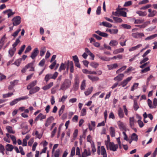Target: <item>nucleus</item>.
Here are the masks:
<instances>
[{"instance_id":"obj_1","label":"nucleus","mask_w":157,"mask_h":157,"mask_svg":"<svg viewBox=\"0 0 157 157\" xmlns=\"http://www.w3.org/2000/svg\"><path fill=\"white\" fill-rule=\"evenodd\" d=\"M105 144L107 149L109 148V149L111 151H117V149L118 148V146L117 144H115L113 142H110V140L108 141H106Z\"/></svg>"},{"instance_id":"obj_3","label":"nucleus","mask_w":157,"mask_h":157,"mask_svg":"<svg viewBox=\"0 0 157 157\" xmlns=\"http://www.w3.org/2000/svg\"><path fill=\"white\" fill-rule=\"evenodd\" d=\"M97 153L98 155H100L101 153L103 155V157H107V156L105 149L103 146H102L101 147L99 146L98 147Z\"/></svg>"},{"instance_id":"obj_15","label":"nucleus","mask_w":157,"mask_h":157,"mask_svg":"<svg viewBox=\"0 0 157 157\" xmlns=\"http://www.w3.org/2000/svg\"><path fill=\"white\" fill-rule=\"evenodd\" d=\"M3 13L4 14L7 13L8 18L13 15L15 13L14 12H13L11 9H8L4 11L3 12Z\"/></svg>"},{"instance_id":"obj_44","label":"nucleus","mask_w":157,"mask_h":157,"mask_svg":"<svg viewBox=\"0 0 157 157\" xmlns=\"http://www.w3.org/2000/svg\"><path fill=\"white\" fill-rule=\"evenodd\" d=\"M65 106L64 105H62L59 112V116H60L63 113L65 109Z\"/></svg>"},{"instance_id":"obj_24","label":"nucleus","mask_w":157,"mask_h":157,"mask_svg":"<svg viewBox=\"0 0 157 157\" xmlns=\"http://www.w3.org/2000/svg\"><path fill=\"white\" fill-rule=\"evenodd\" d=\"M118 115L120 118H123L124 117V114L123 110L121 108H119L118 110Z\"/></svg>"},{"instance_id":"obj_20","label":"nucleus","mask_w":157,"mask_h":157,"mask_svg":"<svg viewBox=\"0 0 157 157\" xmlns=\"http://www.w3.org/2000/svg\"><path fill=\"white\" fill-rule=\"evenodd\" d=\"M109 132L110 136L112 137L115 136V129L113 127H110L109 128Z\"/></svg>"},{"instance_id":"obj_38","label":"nucleus","mask_w":157,"mask_h":157,"mask_svg":"<svg viewBox=\"0 0 157 157\" xmlns=\"http://www.w3.org/2000/svg\"><path fill=\"white\" fill-rule=\"evenodd\" d=\"M142 45L141 44H139L136 46L133 47L131 48H130L129 50V51H134L137 49L138 48H139L142 46Z\"/></svg>"},{"instance_id":"obj_17","label":"nucleus","mask_w":157,"mask_h":157,"mask_svg":"<svg viewBox=\"0 0 157 157\" xmlns=\"http://www.w3.org/2000/svg\"><path fill=\"white\" fill-rule=\"evenodd\" d=\"M37 81L36 80L34 81L29 83L27 86V89L28 90H30L32 87L35 86L36 84Z\"/></svg>"},{"instance_id":"obj_42","label":"nucleus","mask_w":157,"mask_h":157,"mask_svg":"<svg viewBox=\"0 0 157 157\" xmlns=\"http://www.w3.org/2000/svg\"><path fill=\"white\" fill-rule=\"evenodd\" d=\"M150 70V66H149L147 67H146L143 69L141 70L140 73L142 74L146 73Z\"/></svg>"},{"instance_id":"obj_13","label":"nucleus","mask_w":157,"mask_h":157,"mask_svg":"<svg viewBox=\"0 0 157 157\" xmlns=\"http://www.w3.org/2000/svg\"><path fill=\"white\" fill-rule=\"evenodd\" d=\"M40 89V87L38 86H36L32 89H31L29 91V94H34L39 91Z\"/></svg>"},{"instance_id":"obj_55","label":"nucleus","mask_w":157,"mask_h":157,"mask_svg":"<svg viewBox=\"0 0 157 157\" xmlns=\"http://www.w3.org/2000/svg\"><path fill=\"white\" fill-rule=\"evenodd\" d=\"M147 103L148 105L151 109H153L155 108L154 106L152 105V101L149 99L147 100Z\"/></svg>"},{"instance_id":"obj_21","label":"nucleus","mask_w":157,"mask_h":157,"mask_svg":"<svg viewBox=\"0 0 157 157\" xmlns=\"http://www.w3.org/2000/svg\"><path fill=\"white\" fill-rule=\"evenodd\" d=\"M96 56L100 59L104 61H109L110 60V58H108L105 56H103L99 54H97Z\"/></svg>"},{"instance_id":"obj_2","label":"nucleus","mask_w":157,"mask_h":157,"mask_svg":"<svg viewBox=\"0 0 157 157\" xmlns=\"http://www.w3.org/2000/svg\"><path fill=\"white\" fill-rule=\"evenodd\" d=\"M71 84V81L69 79H66L64 81L63 83L61 84L59 90H65L69 88Z\"/></svg>"},{"instance_id":"obj_49","label":"nucleus","mask_w":157,"mask_h":157,"mask_svg":"<svg viewBox=\"0 0 157 157\" xmlns=\"http://www.w3.org/2000/svg\"><path fill=\"white\" fill-rule=\"evenodd\" d=\"M123 57L121 55H119L117 56H114L111 58H110V59H122Z\"/></svg>"},{"instance_id":"obj_61","label":"nucleus","mask_w":157,"mask_h":157,"mask_svg":"<svg viewBox=\"0 0 157 157\" xmlns=\"http://www.w3.org/2000/svg\"><path fill=\"white\" fill-rule=\"evenodd\" d=\"M13 94V93H8L6 94H4L3 95V97L4 98H8L10 97Z\"/></svg>"},{"instance_id":"obj_8","label":"nucleus","mask_w":157,"mask_h":157,"mask_svg":"<svg viewBox=\"0 0 157 157\" xmlns=\"http://www.w3.org/2000/svg\"><path fill=\"white\" fill-rule=\"evenodd\" d=\"M54 120V117L53 116H50L48 118L45 122V125L46 127H48L51 123Z\"/></svg>"},{"instance_id":"obj_5","label":"nucleus","mask_w":157,"mask_h":157,"mask_svg":"<svg viewBox=\"0 0 157 157\" xmlns=\"http://www.w3.org/2000/svg\"><path fill=\"white\" fill-rule=\"evenodd\" d=\"M79 78L77 76H76L75 79V83L73 86L74 90L75 91L78 89L79 86Z\"/></svg>"},{"instance_id":"obj_10","label":"nucleus","mask_w":157,"mask_h":157,"mask_svg":"<svg viewBox=\"0 0 157 157\" xmlns=\"http://www.w3.org/2000/svg\"><path fill=\"white\" fill-rule=\"evenodd\" d=\"M149 13L148 15L149 17H152L155 16L157 14V12L155 10H152L151 9H149L148 10Z\"/></svg>"},{"instance_id":"obj_27","label":"nucleus","mask_w":157,"mask_h":157,"mask_svg":"<svg viewBox=\"0 0 157 157\" xmlns=\"http://www.w3.org/2000/svg\"><path fill=\"white\" fill-rule=\"evenodd\" d=\"M16 50V48H10L9 51V54L10 57H12L14 55Z\"/></svg>"},{"instance_id":"obj_52","label":"nucleus","mask_w":157,"mask_h":157,"mask_svg":"<svg viewBox=\"0 0 157 157\" xmlns=\"http://www.w3.org/2000/svg\"><path fill=\"white\" fill-rule=\"evenodd\" d=\"M132 139V140L137 141L138 140V136L135 133H133L131 136Z\"/></svg>"},{"instance_id":"obj_18","label":"nucleus","mask_w":157,"mask_h":157,"mask_svg":"<svg viewBox=\"0 0 157 157\" xmlns=\"http://www.w3.org/2000/svg\"><path fill=\"white\" fill-rule=\"evenodd\" d=\"M91 124H88L89 128L90 130H93L94 129V127L95 126V122L94 121H91Z\"/></svg>"},{"instance_id":"obj_37","label":"nucleus","mask_w":157,"mask_h":157,"mask_svg":"<svg viewBox=\"0 0 157 157\" xmlns=\"http://www.w3.org/2000/svg\"><path fill=\"white\" fill-rule=\"evenodd\" d=\"M124 51V49L123 48H121L117 49L115 50L113 53L114 54H117L119 53L122 52Z\"/></svg>"},{"instance_id":"obj_47","label":"nucleus","mask_w":157,"mask_h":157,"mask_svg":"<svg viewBox=\"0 0 157 157\" xmlns=\"http://www.w3.org/2000/svg\"><path fill=\"white\" fill-rule=\"evenodd\" d=\"M126 66H124L123 67H121L119 68V69H118L117 71H116V73L117 74L119 73L124 70L126 68Z\"/></svg>"},{"instance_id":"obj_12","label":"nucleus","mask_w":157,"mask_h":157,"mask_svg":"<svg viewBox=\"0 0 157 157\" xmlns=\"http://www.w3.org/2000/svg\"><path fill=\"white\" fill-rule=\"evenodd\" d=\"M46 115H43L42 113H40L36 118L35 121H37L39 120H40V121H42L43 119L46 118Z\"/></svg>"},{"instance_id":"obj_53","label":"nucleus","mask_w":157,"mask_h":157,"mask_svg":"<svg viewBox=\"0 0 157 157\" xmlns=\"http://www.w3.org/2000/svg\"><path fill=\"white\" fill-rule=\"evenodd\" d=\"M46 52V48L45 47H44L42 48L40 51V55L41 56H43Z\"/></svg>"},{"instance_id":"obj_25","label":"nucleus","mask_w":157,"mask_h":157,"mask_svg":"<svg viewBox=\"0 0 157 157\" xmlns=\"http://www.w3.org/2000/svg\"><path fill=\"white\" fill-rule=\"evenodd\" d=\"M14 148L13 146L11 144H8L6 147V150L8 151H11Z\"/></svg>"},{"instance_id":"obj_46","label":"nucleus","mask_w":157,"mask_h":157,"mask_svg":"<svg viewBox=\"0 0 157 157\" xmlns=\"http://www.w3.org/2000/svg\"><path fill=\"white\" fill-rule=\"evenodd\" d=\"M67 98V95H63L61 98L59 99V102H62L63 103L65 100Z\"/></svg>"},{"instance_id":"obj_58","label":"nucleus","mask_w":157,"mask_h":157,"mask_svg":"<svg viewBox=\"0 0 157 157\" xmlns=\"http://www.w3.org/2000/svg\"><path fill=\"white\" fill-rule=\"evenodd\" d=\"M119 8H118L116 9V11L113 12L112 14L116 16H119Z\"/></svg>"},{"instance_id":"obj_41","label":"nucleus","mask_w":157,"mask_h":157,"mask_svg":"<svg viewBox=\"0 0 157 157\" xmlns=\"http://www.w3.org/2000/svg\"><path fill=\"white\" fill-rule=\"evenodd\" d=\"M133 107L134 109L135 110H137L139 108V106L138 105L137 101H136L135 99H134V100Z\"/></svg>"},{"instance_id":"obj_23","label":"nucleus","mask_w":157,"mask_h":157,"mask_svg":"<svg viewBox=\"0 0 157 157\" xmlns=\"http://www.w3.org/2000/svg\"><path fill=\"white\" fill-rule=\"evenodd\" d=\"M134 123L135 121L134 117H130L129 118V124L130 127L132 128H134Z\"/></svg>"},{"instance_id":"obj_48","label":"nucleus","mask_w":157,"mask_h":157,"mask_svg":"<svg viewBox=\"0 0 157 157\" xmlns=\"http://www.w3.org/2000/svg\"><path fill=\"white\" fill-rule=\"evenodd\" d=\"M22 61L21 58H19L16 60L15 62L13 63V64H14L16 65L17 66H19L21 63Z\"/></svg>"},{"instance_id":"obj_30","label":"nucleus","mask_w":157,"mask_h":157,"mask_svg":"<svg viewBox=\"0 0 157 157\" xmlns=\"http://www.w3.org/2000/svg\"><path fill=\"white\" fill-rule=\"evenodd\" d=\"M6 128L9 133L14 134L15 132L13 130L11 126H7Z\"/></svg>"},{"instance_id":"obj_36","label":"nucleus","mask_w":157,"mask_h":157,"mask_svg":"<svg viewBox=\"0 0 157 157\" xmlns=\"http://www.w3.org/2000/svg\"><path fill=\"white\" fill-rule=\"evenodd\" d=\"M118 44V42L116 40H112L110 41L109 44L112 46H114L117 45Z\"/></svg>"},{"instance_id":"obj_33","label":"nucleus","mask_w":157,"mask_h":157,"mask_svg":"<svg viewBox=\"0 0 157 157\" xmlns=\"http://www.w3.org/2000/svg\"><path fill=\"white\" fill-rule=\"evenodd\" d=\"M68 63L70 65V70L71 72L72 73L74 72V65L72 61L69 62V61H68Z\"/></svg>"},{"instance_id":"obj_34","label":"nucleus","mask_w":157,"mask_h":157,"mask_svg":"<svg viewBox=\"0 0 157 157\" xmlns=\"http://www.w3.org/2000/svg\"><path fill=\"white\" fill-rule=\"evenodd\" d=\"M93 87H92L89 88L87 90L84 92L85 95L87 96L90 94L93 91Z\"/></svg>"},{"instance_id":"obj_50","label":"nucleus","mask_w":157,"mask_h":157,"mask_svg":"<svg viewBox=\"0 0 157 157\" xmlns=\"http://www.w3.org/2000/svg\"><path fill=\"white\" fill-rule=\"evenodd\" d=\"M76 155H78V157H82V155H80V149L78 147H76Z\"/></svg>"},{"instance_id":"obj_59","label":"nucleus","mask_w":157,"mask_h":157,"mask_svg":"<svg viewBox=\"0 0 157 157\" xmlns=\"http://www.w3.org/2000/svg\"><path fill=\"white\" fill-rule=\"evenodd\" d=\"M20 42V40L19 38L16 39V41L13 44L12 46L13 48H16L15 47Z\"/></svg>"},{"instance_id":"obj_31","label":"nucleus","mask_w":157,"mask_h":157,"mask_svg":"<svg viewBox=\"0 0 157 157\" xmlns=\"http://www.w3.org/2000/svg\"><path fill=\"white\" fill-rule=\"evenodd\" d=\"M136 13L140 16L144 17L147 15V12L145 11L143 12L141 11H138L136 12Z\"/></svg>"},{"instance_id":"obj_45","label":"nucleus","mask_w":157,"mask_h":157,"mask_svg":"<svg viewBox=\"0 0 157 157\" xmlns=\"http://www.w3.org/2000/svg\"><path fill=\"white\" fill-rule=\"evenodd\" d=\"M126 13L123 11H121V10L119 9V16H122L124 17H126L127 16Z\"/></svg>"},{"instance_id":"obj_54","label":"nucleus","mask_w":157,"mask_h":157,"mask_svg":"<svg viewBox=\"0 0 157 157\" xmlns=\"http://www.w3.org/2000/svg\"><path fill=\"white\" fill-rule=\"evenodd\" d=\"M144 21V20L142 19H136L135 20L134 23L135 24H140L143 23Z\"/></svg>"},{"instance_id":"obj_26","label":"nucleus","mask_w":157,"mask_h":157,"mask_svg":"<svg viewBox=\"0 0 157 157\" xmlns=\"http://www.w3.org/2000/svg\"><path fill=\"white\" fill-rule=\"evenodd\" d=\"M95 33L100 36L104 37H107L108 36L107 34L105 33L102 32L99 30L96 31Z\"/></svg>"},{"instance_id":"obj_9","label":"nucleus","mask_w":157,"mask_h":157,"mask_svg":"<svg viewBox=\"0 0 157 157\" xmlns=\"http://www.w3.org/2000/svg\"><path fill=\"white\" fill-rule=\"evenodd\" d=\"M39 51L37 48H35L33 51L31 55L30 56L33 59H34L35 57L37 56Z\"/></svg>"},{"instance_id":"obj_39","label":"nucleus","mask_w":157,"mask_h":157,"mask_svg":"<svg viewBox=\"0 0 157 157\" xmlns=\"http://www.w3.org/2000/svg\"><path fill=\"white\" fill-rule=\"evenodd\" d=\"M31 64H28L26 65L21 70L22 73L25 72L27 69L29 68V67L31 66Z\"/></svg>"},{"instance_id":"obj_60","label":"nucleus","mask_w":157,"mask_h":157,"mask_svg":"<svg viewBox=\"0 0 157 157\" xmlns=\"http://www.w3.org/2000/svg\"><path fill=\"white\" fill-rule=\"evenodd\" d=\"M138 85V83H134L133 86L131 87V90L133 91L134 90L136 89L137 88Z\"/></svg>"},{"instance_id":"obj_7","label":"nucleus","mask_w":157,"mask_h":157,"mask_svg":"<svg viewBox=\"0 0 157 157\" xmlns=\"http://www.w3.org/2000/svg\"><path fill=\"white\" fill-rule=\"evenodd\" d=\"M132 77H129L126 79L123 80L121 83V85H122L123 87H124L132 78Z\"/></svg>"},{"instance_id":"obj_35","label":"nucleus","mask_w":157,"mask_h":157,"mask_svg":"<svg viewBox=\"0 0 157 157\" xmlns=\"http://www.w3.org/2000/svg\"><path fill=\"white\" fill-rule=\"evenodd\" d=\"M86 87V80H83L81 83L80 89L81 90H84Z\"/></svg>"},{"instance_id":"obj_19","label":"nucleus","mask_w":157,"mask_h":157,"mask_svg":"<svg viewBox=\"0 0 157 157\" xmlns=\"http://www.w3.org/2000/svg\"><path fill=\"white\" fill-rule=\"evenodd\" d=\"M118 64L117 63H114L109 65H107V66L109 70L117 68L118 67Z\"/></svg>"},{"instance_id":"obj_40","label":"nucleus","mask_w":157,"mask_h":157,"mask_svg":"<svg viewBox=\"0 0 157 157\" xmlns=\"http://www.w3.org/2000/svg\"><path fill=\"white\" fill-rule=\"evenodd\" d=\"M121 26L124 29H130L131 28V26L130 25L125 24H123L121 25Z\"/></svg>"},{"instance_id":"obj_28","label":"nucleus","mask_w":157,"mask_h":157,"mask_svg":"<svg viewBox=\"0 0 157 157\" xmlns=\"http://www.w3.org/2000/svg\"><path fill=\"white\" fill-rule=\"evenodd\" d=\"M103 25L104 26L110 28L112 27V25L106 21H103L100 24V25Z\"/></svg>"},{"instance_id":"obj_57","label":"nucleus","mask_w":157,"mask_h":157,"mask_svg":"<svg viewBox=\"0 0 157 157\" xmlns=\"http://www.w3.org/2000/svg\"><path fill=\"white\" fill-rule=\"evenodd\" d=\"M151 4H147L145 6H144L140 8L141 10H145L151 7Z\"/></svg>"},{"instance_id":"obj_14","label":"nucleus","mask_w":157,"mask_h":157,"mask_svg":"<svg viewBox=\"0 0 157 157\" xmlns=\"http://www.w3.org/2000/svg\"><path fill=\"white\" fill-rule=\"evenodd\" d=\"M124 76V75L123 74H120L118 75L117 76L115 77L114 78V80L115 81H120L123 79Z\"/></svg>"},{"instance_id":"obj_43","label":"nucleus","mask_w":157,"mask_h":157,"mask_svg":"<svg viewBox=\"0 0 157 157\" xmlns=\"http://www.w3.org/2000/svg\"><path fill=\"white\" fill-rule=\"evenodd\" d=\"M157 36V34H155L149 36L147 37L145 39V40H151L155 38Z\"/></svg>"},{"instance_id":"obj_11","label":"nucleus","mask_w":157,"mask_h":157,"mask_svg":"<svg viewBox=\"0 0 157 157\" xmlns=\"http://www.w3.org/2000/svg\"><path fill=\"white\" fill-rule=\"evenodd\" d=\"M132 36L136 38H139L144 36V35L143 33H133L132 34Z\"/></svg>"},{"instance_id":"obj_51","label":"nucleus","mask_w":157,"mask_h":157,"mask_svg":"<svg viewBox=\"0 0 157 157\" xmlns=\"http://www.w3.org/2000/svg\"><path fill=\"white\" fill-rule=\"evenodd\" d=\"M86 114V110L85 108H83L81 111V116H85Z\"/></svg>"},{"instance_id":"obj_4","label":"nucleus","mask_w":157,"mask_h":157,"mask_svg":"<svg viewBox=\"0 0 157 157\" xmlns=\"http://www.w3.org/2000/svg\"><path fill=\"white\" fill-rule=\"evenodd\" d=\"M21 18L20 16L14 17L12 20L13 26H17L19 25L21 22Z\"/></svg>"},{"instance_id":"obj_6","label":"nucleus","mask_w":157,"mask_h":157,"mask_svg":"<svg viewBox=\"0 0 157 157\" xmlns=\"http://www.w3.org/2000/svg\"><path fill=\"white\" fill-rule=\"evenodd\" d=\"M91 155V152L90 149H84L83 152L82 154V157H87Z\"/></svg>"},{"instance_id":"obj_64","label":"nucleus","mask_w":157,"mask_h":157,"mask_svg":"<svg viewBox=\"0 0 157 157\" xmlns=\"http://www.w3.org/2000/svg\"><path fill=\"white\" fill-rule=\"evenodd\" d=\"M60 155V150L57 149L55 152L54 155L55 157H59Z\"/></svg>"},{"instance_id":"obj_63","label":"nucleus","mask_w":157,"mask_h":157,"mask_svg":"<svg viewBox=\"0 0 157 157\" xmlns=\"http://www.w3.org/2000/svg\"><path fill=\"white\" fill-rule=\"evenodd\" d=\"M65 68L66 67L65 66V64L63 63H62L59 68V71H61L62 70H64Z\"/></svg>"},{"instance_id":"obj_56","label":"nucleus","mask_w":157,"mask_h":157,"mask_svg":"<svg viewBox=\"0 0 157 157\" xmlns=\"http://www.w3.org/2000/svg\"><path fill=\"white\" fill-rule=\"evenodd\" d=\"M18 101H18V98L16 99L11 102L10 104L11 106L13 105L16 104Z\"/></svg>"},{"instance_id":"obj_29","label":"nucleus","mask_w":157,"mask_h":157,"mask_svg":"<svg viewBox=\"0 0 157 157\" xmlns=\"http://www.w3.org/2000/svg\"><path fill=\"white\" fill-rule=\"evenodd\" d=\"M53 82H51L48 84L44 86L42 89L44 90H47L50 88L53 85Z\"/></svg>"},{"instance_id":"obj_62","label":"nucleus","mask_w":157,"mask_h":157,"mask_svg":"<svg viewBox=\"0 0 157 157\" xmlns=\"http://www.w3.org/2000/svg\"><path fill=\"white\" fill-rule=\"evenodd\" d=\"M98 63L95 62H92L90 63V65L93 67L96 68L98 66Z\"/></svg>"},{"instance_id":"obj_22","label":"nucleus","mask_w":157,"mask_h":157,"mask_svg":"<svg viewBox=\"0 0 157 157\" xmlns=\"http://www.w3.org/2000/svg\"><path fill=\"white\" fill-rule=\"evenodd\" d=\"M87 76L89 79L93 82L97 81L99 79V78L97 76L90 75H88Z\"/></svg>"},{"instance_id":"obj_16","label":"nucleus","mask_w":157,"mask_h":157,"mask_svg":"<svg viewBox=\"0 0 157 157\" xmlns=\"http://www.w3.org/2000/svg\"><path fill=\"white\" fill-rule=\"evenodd\" d=\"M117 124L121 130H124L125 129V126L124 124L122 122L119 121L117 122Z\"/></svg>"},{"instance_id":"obj_32","label":"nucleus","mask_w":157,"mask_h":157,"mask_svg":"<svg viewBox=\"0 0 157 157\" xmlns=\"http://www.w3.org/2000/svg\"><path fill=\"white\" fill-rule=\"evenodd\" d=\"M113 18L115 21V22L117 23H121L123 22L122 20L119 17H113Z\"/></svg>"}]
</instances>
